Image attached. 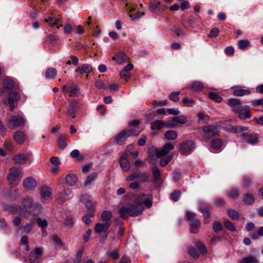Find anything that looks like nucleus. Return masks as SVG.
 <instances>
[{"label":"nucleus","mask_w":263,"mask_h":263,"mask_svg":"<svg viewBox=\"0 0 263 263\" xmlns=\"http://www.w3.org/2000/svg\"><path fill=\"white\" fill-rule=\"evenodd\" d=\"M240 263H259V261L256 257L250 255L242 258Z\"/></svg>","instance_id":"32"},{"label":"nucleus","mask_w":263,"mask_h":263,"mask_svg":"<svg viewBox=\"0 0 263 263\" xmlns=\"http://www.w3.org/2000/svg\"><path fill=\"white\" fill-rule=\"evenodd\" d=\"M52 189L47 186L41 189V199L42 202H48L52 199Z\"/></svg>","instance_id":"9"},{"label":"nucleus","mask_w":263,"mask_h":263,"mask_svg":"<svg viewBox=\"0 0 263 263\" xmlns=\"http://www.w3.org/2000/svg\"><path fill=\"white\" fill-rule=\"evenodd\" d=\"M238 45L239 48L243 49L250 46V42L247 40H241L238 42Z\"/></svg>","instance_id":"45"},{"label":"nucleus","mask_w":263,"mask_h":263,"mask_svg":"<svg viewBox=\"0 0 263 263\" xmlns=\"http://www.w3.org/2000/svg\"><path fill=\"white\" fill-rule=\"evenodd\" d=\"M110 226V222H105L104 223H97L95 228V231L97 233H101L105 232Z\"/></svg>","instance_id":"21"},{"label":"nucleus","mask_w":263,"mask_h":263,"mask_svg":"<svg viewBox=\"0 0 263 263\" xmlns=\"http://www.w3.org/2000/svg\"><path fill=\"white\" fill-rule=\"evenodd\" d=\"M64 225L68 228H71L74 225V220L73 218L70 216H67L63 221Z\"/></svg>","instance_id":"39"},{"label":"nucleus","mask_w":263,"mask_h":263,"mask_svg":"<svg viewBox=\"0 0 263 263\" xmlns=\"http://www.w3.org/2000/svg\"><path fill=\"white\" fill-rule=\"evenodd\" d=\"M62 89L63 92L69 94V96L71 97H78L80 94V90L76 84H72L69 87L65 85H63Z\"/></svg>","instance_id":"10"},{"label":"nucleus","mask_w":263,"mask_h":263,"mask_svg":"<svg viewBox=\"0 0 263 263\" xmlns=\"http://www.w3.org/2000/svg\"><path fill=\"white\" fill-rule=\"evenodd\" d=\"M240 104V101L239 99L233 98L229 100L228 105L232 107V109L234 107H238L237 105Z\"/></svg>","instance_id":"50"},{"label":"nucleus","mask_w":263,"mask_h":263,"mask_svg":"<svg viewBox=\"0 0 263 263\" xmlns=\"http://www.w3.org/2000/svg\"><path fill=\"white\" fill-rule=\"evenodd\" d=\"M140 172L139 171L134 172L132 174L127 177L126 180L128 181H131L135 179H139Z\"/></svg>","instance_id":"53"},{"label":"nucleus","mask_w":263,"mask_h":263,"mask_svg":"<svg viewBox=\"0 0 263 263\" xmlns=\"http://www.w3.org/2000/svg\"><path fill=\"white\" fill-rule=\"evenodd\" d=\"M127 134L126 130H123L122 132L119 133L116 137V142L118 145H123L125 143L126 139L129 137L127 136Z\"/></svg>","instance_id":"20"},{"label":"nucleus","mask_w":263,"mask_h":263,"mask_svg":"<svg viewBox=\"0 0 263 263\" xmlns=\"http://www.w3.org/2000/svg\"><path fill=\"white\" fill-rule=\"evenodd\" d=\"M167 124L165 125L164 123L159 120H157L153 122L151 124V128L152 129H160L164 126H166Z\"/></svg>","instance_id":"31"},{"label":"nucleus","mask_w":263,"mask_h":263,"mask_svg":"<svg viewBox=\"0 0 263 263\" xmlns=\"http://www.w3.org/2000/svg\"><path fill=\"white\" fill-rule=\"evenodd\" d=\"M112 59L115 60L118 64H122L127 61L128 58L124 53L119 52L115 57H112Z\"/></svg>","instance_id":"25"},{"label":"nucleus","mask_w":263,"mask_h":263,"mask_svg":"<svg viewBox=\"0 0 263 263\" xmlns=\"http://www.w3.org/2000/svg\"><path fill=\"white\" fill-rule=\"evenodd\" d=\"M4 87L7 89L11 90L13 88L14 83L12 80L9 78H6L3 82Z\"/></svg>","instance_id":"43"},{"label":"nucleus","mask_w":263,"mask_h":263,"mask_svg":"<svg viewBox=\"0 0 263 263\" xmlns=\"http://www.w3.org/2000/svg\"><path fill=\"white\" fill-rule=\"evenodd\" d=\"M36 221L39 226L42 228H46L48 225L47 221L45 219H42L40 218H37Z\"/></svg>","instance_id":"58"},{"label":"nucleus","mask_w":263,"mask_h":263,"mask_svg":"<svg viewBox=\"0 0 263 263\" xmlns=\"http://www.w3.org/2000/svg\"><path fill=\"white\" fill-rule=\"evenodd\" d=\"M229 121H225L226 126L224 128L228 132L233 133H238L241 132L247 131L248 127L242 126H231L228 124Z\"/></svg>","instance_id":"17"},{"label":"nucleus","mask_w":263,"mask_h":263,"mask_svg":"<svg viewBox=\"0 0 263 263\" xmlns=\"http://www.w3.org/2000/svg\"><path fill=\"white\" fill-rule=\"evenodd\" d=\"M179 94L180 91H174L171 93L169 96V98L174 102H177L179 100L178 95Z\"/></svg>","instance_id":"59"},{"label":"nucleus","mask_w":263,"mask_h":263,"mask_svg":"<svg viewBox=\"0 0 263 263\" xmlns=\"http://www.w3.org/2000/svg\"><path fill=\"white\" fill-rule=\"evenodd\" d=\"M77 108V102H76V101H72L70 102L68 108V115L72 116L73 118H74L75 116L74 115V114L76 112Z\"/></svg>","instance_id":"27"},{"label":"nucleus","mask_w":263,"mask_h":263,"mask_svg":"<svg viewBox=\"0 0 263 263\" xmlns=\"http://www.w3.org/2000/svg\"><path fill=\"white\" fill-rule=\"evenodd\" d=\"M14 140L19 144L24 143L25 140V135L21 130L15 132L13 136Z\"/></svg>","instance_id":"23"},{"label":"nucleus","mask_w":263,"mask_h":263,"mask_svg":"<svg viewBox=\"0 0 263 263\" xmlns=\"http://www.w3.org/2000/svg\"><path fill=\"white\" fill-rule=\"evenodd\" d=\"M64 179L66 183L71 186L74 185L78 181L77 176L73 174L66 175L65 176Z\"/></svg>","instance_id":"22"},{"label":"nucleus","mask_w":263,"mask_h":263,"mask_svg":"<svg viewBox=\"0 0 263 263\" xmlns=\"http://www.w3.org/2000/svg\"><path fill=\"white\" fill-rule=\"evenodd\" d=\"M120 166L123 171L126 172L130 168V163L126 157V156L123 154L120 160Z\"/></svg>","instance_id":"24"},{"label":"nucleus","mask_w":263,"mask_h":263,"mask_svg":"<svg viewBox=\"0 0 263 263\" xmlns=\"http://www.w3.org/2000/svg\"><path fill=\"white\" fill-rule=\"evenodd\" d=\"M251 182V180L249 177H245L242 180V185L245 187H248Z\"/></svg>","instance_id":"64"},{"label":"nucleus","mask_w":263,"mask_h":263,"mask_svg":"<svg viewBox=\"0 0 263 263\" xmlns=\"http://www.w3.org/2000/svg\"><path fill=\"white\" fill-rule=\"evenodd\" d=\"M233 89V95L236 96H243L249 95L251 93V90L249 89H245L241 86H234L232 87Z\"/></svg>","instance_id":"19"},{"label":"nucleus","mask_w":263,"mask_h":263,"mask_svg":"<svg viewBox=\"0 0 263 263\" xmlns=\"http://www.w3.org/2000/svg\"><path fill=\"white\" fill-rule=\"evenodd\" d=\"M20 99V95L16 92H10L8 96V104L10 107V110L13 111L15 108V102Z\"/></svg>","instance_id":"15"},{"label":"nucleus","mask_w":263,"mask_h":263,"mask_svg":"<svg viewBox=\"0 0 263 263\" xmlns=\"http://www.w3.org/2000/svg\"><path fill=\"white\" fill-rule=\"evenodd\" d=\"M160 2L159 1H156V0H153L151 2L150 5H149V10L151 11L154 12H155L157 8L158 7L159 5H160Z\"/></svg>","instance_id":"48"},{"label":"nucleus","mask_w":263,"mask_h":263,"mask_svg":"<svg viewBox=\"0 0 263 263\" xmlns=\"http://www.w3.org/2000/svg\"><path fill=\"white\" fill-rule=\"evenodd\" d=\"M233 110L238 114L239 117L241 119H249L251 117L249 106L234 107Z\"/></svg>","instance_id":"7"},{"label":"nucleus","mask_w":263,"mask_h":263,"mask_svg":"<svg viewBox=\"0 0 263 263\" xmlns=\"http://www.w3.org/2000/svg\"><path fill=\"white\" fill-rule=\"evenodd\" d=\"M164 137L168 140H175L177 138L178 135L175 130H168L165 133Z\"/></svg>","instance_id":"34"},{"label":"nucleus","mask_w":263,"mask_h":263,"mask_svg":"<svg viewBox=\"0 0 263 263\" xmlns=\"http://www.w3.org/2000/svg\"><path fill=\"white\" fill-rule=\"evenodd\" d=\"M2 205L5 211L19 213L24 216H26L27 213H30L36 209H39L41 206L40 203L34 202L33 198L30 196H26L22 199L21 207L16 205H8L3 203Z\"/></svg>","instance_id":"1"},{"label":"nucleus","mask_w":263,"mask_h":263,"mask_svg":"<svg viewBox=\"0 0 263 263\" xmlns=\"http://www.w3.org/2000/svg\"><path fill=\"white\" fill-rule=\"evenodd\" d=\"M23 177V171L19 167L13 166L9 170L7 180L10 184H16Z\"/></svg>","instance_id":"3"},{"label":"nucleus","mask_w":263,"mask_h":263,"mask_svg":"<svg viewBox=\"0 0 263 263\" xmlns=\"http://www.w3.org/2000/svg\"><path fill=\"white\" fill-rule=\"evenodd\" d=\"M255 201L254 196L250 193L244 195L243 202L247 204H252Z\"/></svg>","instance_id":"35"},{"label":"nucleus","mask_w":263,"mask_h":263,"mask_svg":"<svg viewBox=\"0 0 263 263\" xmlns=\"http://www.w3.org/2000/svg\"><path fill=\"white\" fill-rule=\"evenodd\" d=\"M195 147V143L193 141L186 140L179 144L178 150L182 155L187 156L193 152Z\"/></svg>","instance_id":"4"},{"label":"nucleus","mask_w":263,"mask_h":263,"mask_svg":"<svg viewBox=\"0 0 263 263\" xmlns=\"http://www.w3.org/2000/svg\"><path fill=\"white\" fill-rule=\"evenodd\" d=\"M161 157L162 158L159 161V164L161 166L163 167L170 162L173 158V156L168 155Z\"/></svg>","instance_id":"36"},{"label":"nucleus","mask_w":263,"mask_h":263,"mask_svg":"<svg viewBox=\"0 0 263 263\" xmlns=\"http://www.w3.org/2000/svg\"><path fill=\"white\" fill-rule=\"evenodd\" d=\"M174 146L170 143L165 144L163 147L156 150V156L157 158H160L167 156L169 152L174 149Z\"/></svg>","instance_id":"11"},{"label":"nucleus","mask_w":263,"mask_h":263,"mask_svg":"<svg viewBox=\"0 0 263 263\" xmlns=\"http://www.w3.org/2000/svg\"><path fill=\"white\" fill-rule=\"evenodd\" d=\"M149 178V176L148 174H147V173L140 172L139 179H140L141 182H147V181H148Z\"/></svg>","instance_id":"56"},{"label":"nucleus","mask_w":263,"mask_h":263,"mask_svg":"<svg viewBox=\"0 0 263 263\" xmlns=\"http://www.w3.org/2000/svg\"><path fill=\"white\" fill-rule=\"evenodd\" d=\"M229 197L232 198H236L239 195L238 190L236 189H232L230 190L228 193Z\"/></svg>","instance_id":"57"},{"label":"nucleus","mask_w":263,"mask_h":263,"mask_svg":"<svg viewBox=\"0 0 263 263\" xmlns=\"http://www.w3.org/2000/svg\"><path fill=\"white\" fill-rule=\"evenodd\" d=\"M143 210V205L138 202L134 204H129L119 209V213L122 218H126L128 216H136L140 214Z\"/></svg>","instance_id":"2"},{"label":"nucleus","mask_w":263,"mask_h":263,"mask_svg":"<svg viewBox=\"0 0 263 263\" xmlns=\"http://www.w3.org/2000/svg\"><path fill=\"white\" fill-rule=\"evenodd\" d=\"M23 185L26 190L31 191L37 186V183L34 178L29 177L23 180Z\"/></svg>","instance_id":"13"},{"label":"nucleus","mask_w":263,"mask_h":263,"mask_svg":"<svg viewBox=\"0 0 263 263\" xmlns=\"http://www.w3.org/2000/svg\"><path fill=\"white\" fill-rule=\"evenodd\" d=\"M224 227L229 230L231 231H235L236 230V228L234 224L229 221H225L224 223Z\"/></svg>","instance_id":"60"},{"label":"nucleus","mask_w":263,"mask_h":263,"mask_svg":"<svg viewBox=\"0 0 263 263\" xmlns=\"http://www.w3.org/2000/svg\"><path fill=\"white\" fill-rule=\"evenodd\" d=\"M219 33V30L217 28H213L211 29L210 34L208 35L209 37H216L218 36Z\"/></svg>","instance_id":"63"},{"label":"nucleus","mask_w":263,"mask_h":263,"mask_svg":"<svg viewBox=\"0 0 263 263\" xmlns=\"http://www.w3.org/2000/svg\"><path fill=\"white\" fill-rule=\"evenodd\" d=\"M195 245L202 254H206L207 250L205 246L201 242L198 241L196 243Z\"/></svg>","instance_id":"49"},{"label":"nucleus","mask_w":263,"mask_h":263,"mask_svg":"<svg viewBox=\"0 0 263 263\" xmlns=\"http://www.w3.org/2000/svg\"><path fill=\"white\" fill-rule=\"evenodd\" d=\"M82 70L86 73H90L92 71V67L89 64H84L82 65Z\"/></svg>","instance_id":"62"},{"label":"nucleus","mask_w":263,"mask_h":263,"mask_svg":"<svg viewBox=\"0 0 263 263\" xmlns=\"http://www.w3.org/2000/svg\"><path fill=\"white\" fill-rule=\"evenodd\" d=\"M137 202L142 205L144 204L147 208H150L152 205V197L150 195H141L138 197Z\"/></svg>","instance_id":"14"},{"label":"nucleus","mask_w":263,"mask_h":263,"mask_svg":"<svg viewBox=\"0 0 263 263\" xmlns=\"http://www.w3.org/2000/svg\"><path fill=\"white\" fill-rule=\"evenodd\" d=\"M203 85L202 82L199 81H195L192 83L191 89L193 91L198 92L202 90Z\"/></svg>","instance_id":"28"},{"label":"nucleus","mask_w":263,"mask_h":263,"mask_svg":"<svg viewBox=\"0 0 263 263\" xmlns=\"http://www.w3.org/2000/svg\"><path fill=\"white\" fill-rule=\"evenodd\" d=\"M98 176V174L96 173H93L89 175L86 178L85 182L84 185L86 186L90 185L92 184L95 180L97 178Z\"/></svg>","instance_id":"38"},{"label":"nucleus","mask_w":263,"mask_h":263,"mask_svg":"<svg viewBox=\"0 0 263 263\" xmlns=\"http://www.w3.org/2000/svg\"><path fill=\"white\" fill-rule=\"evenodd\" d=\"M94 216V213L92 211L90 212V213L88 214V215H85L83 217L82 220L84 221L85 223L86 224H89L91 222V220L90 219V217H92Z\"/></svg>","instance_id":"52"},{"label":"nucleus","mask_w":263,"mask_h":263,"mask_svg":"<svg viewBox=\"0 0 263 263\" xmlns=\"http://www.w3.org/2000/svg\"><path fill=\"white\" fill-rule=\"evenodd\" d=\"M83 254V251L79 250L75 257V258L73 260V263H81L82 261V257Z\"/></svg>","instance_id":"55"},{"label":"nucleus","mask_w":263,"mask_h":263,"mask_svg":"<svg viewBox=\"0 0 263 263\" xmlns=\"http://www.w3.org/2000/svg\"><path fill=\"white\" fill-rule=\"evenodd\" d=\"M222 145V141L219 139H215L211 141V146L216 152L220 149Z\"/></svg>","instance_id":"30"},{"label":"nucleus","mask_w":263,"mask_h":263,"mask_svg":"<svg viewBox=\"0 0 263 263\" xmlns=\"http://www.w3.org/2000/svg\"><path fill=\"white\" fill-rule=\"evenodd\" d=\"M119 251L118 248H115L112 251H108L106 252V255L108 257H110L113 259L116 260L119 257Z\"/></svg>","instance_id":"37"},{"label":"nucleus","mask_w":263,"mask_h":263,"mask_svg":"<svg viewBox=\"0 0 263 263\" xmlns=\"http://www.w3.org/2000/svg\"><path fill=\"white\" fill-rule=\"evenodd\" d=\"M200 211L202 213L203 215L204 218L205 219L204 223H208L209 220H206L209 219L210 217V213L206 209L203 208H200Z\"/></svg>","instance_id":"51"},{"label":"nucleus","mask_w":263,"mask_h":263,"mask_svg":"<svg viewBox=\"0 0 263 263\" xmlns=\"http://www.w3.org/2000/svg\"><path fill=\"white\" fill-rule=\"evenodd\" d=\"M112 216V214L110 212L105 211H104L101 215V218L102 221L105 222H110V219Z\"/></svg>","instance_id":"40"},{"label":"nucleus","mask_w":263,"mask_h":263,"mask_svg":"<svg viewBox=\"0 0 263 263\" xmlns=\"http://www.w3.org/2000/svg\"><path fill=\"white\" fill-rule=\"evenodd\" d=\"M241 137L246 142L251 144H257L258 142V136L255 134L245 133Z\"/></svg>","instance_id":"18"},{"label":"nucleus","mask_w":263,"mask_h":263,"mask_svg":"<svg viewBox=\"0 0 263 263\" xmlns=\"http://www.w3.org/2000/svg\"><path fill=\"white\" fill-rule=\"evenodd\" d=\"M67 135L65 134H61L59 136L57 142L59 147L62 149H64L67 146Z\"/></svg>","instance_id":"26"},{"label":"nucleus","mask_w":263,"mask_h":263,"mask_svg":"<svg viewBox=\"0 0 263 263\" xmlns=\"http://www.w3.org/2000/svg\"><path fill=\"white\" fill-rule=\"evenodd\" d=\"M219 126L209 125L203 128L204 136L206 138H210L212 137L216 136L219 132Z\"/></svg>","instance_id":"8"},{"label":"nucleus","mask_w":263,"mask_h":263,"mask_svg":"<svg viewBox=\"0 0 263 263\" xmlns=\"http://www.w3.org/2000/svg\"><path fill=\"white\" fill-rule=\"evenodd\" d=\"M12 159L16 164L25 163L27 160L26 157L22 154L16 155L13 157Z\"/></svg>","instance_id":"29"},{"label":"nucleus","mask_w":263,"mask_h":263,"mask_svg":"<svg viewBox=\"0 0 263 263\" xmlns=\"http://www.w3.org/2000/svg\"><path fill=\"white\" fill-rule=\"evenodd\" d=\"M229 217L233 220H237L239 218V213L235 210L229 209L228 210Z\"/></svg>","instance_id":"44"},{"label":"nucleus","mask_w":263,"mask_h":263,"mask_svg":"<svg viewBox=\"0 0 263 263\" xmlns=\"http://www.w3.org/2000/svg\"><path fill=\"white\" fill-rule=\"evenodd\" d=\"M187 252L190 255L194 258L199 257V255L197 250L194 247H189L187 248Z\"/></svg>","instance_id":"47"},{"label":"nucleus","mask_w":263,"mask_h":263,"mask_svg":"<svg viewBox=\"0 0 263 263\" xmlns=\"http://www.w3.org/2000/svg\"><path fill=\"white\" fill-rule=\"evenodd\" d=\"M126 132L127 134V136H137L140 134L141 130H140L138 127H133L129 130H126Z\"/></svg>","instance_id":"41"},{"label":"nucleus","mask_w":263,"mask_h":263,"mask_svg":"<svg viewBox=\"0 0 263 263\" xmlns=\"http://www.w3.org/2000/svg\"><path fill=\"white\" fill-rule=\"evenodd\" d=\"M209 97L210 99L216 101L217 103L221 102L222 100V98L218 96L217 93L211 92L209 93Z\"/></svg>","instance_id":"46"},{"label":"nucleus","mask_w":263,"mask_h":263,"mask_svg":"<svg viewBox=\"0 0 263 263\" xmlns=\"http://www.w3.org/2000/svg\"><path fill=\"white\" fill-rule=\"evenodd\" d=\"M25 120L23 117L20 115H14L10 117L8 125L9 128L14 129L20 126H24Z\"/></svg>","instance_id":"6"},{"label":"nucleus","mask_w":263,"mask_h":263,"mask_svg":"<svg viewBox=\"0 0 263 263\" xmlns=\"http://www.w3.org/2000/svg\"><path fill=\"white\" fill-rule=\"evenodd\" d=\"M181 195V192L179 191L175 190L171 194V199L175 201H177Z\"/></svg>","instance_id":"54"},{"label":"nucleus","mask_w":263,"mask_h":263,"mask_svg":"<svg viewBox=\"0 0 263 263\" xmlns=\"http://www.w3.org/2000/svg\"><path fill=\"white\" fill-rule=\"evenodd\" d=\"M251 105L254 107L261 105L263 107V99L255 100L251 101Z\"/></svg>","instance_id":"61"},{"label":"nucleus","mask_w":263,"mask_h":263,"mask_svg":"<svg viewBox=\"0 0 263 263\" xmlns=\"http://www.w3.org/2000/svg\"><path fill=\"white\" fill-rule=\"evenodd\" d=\"M57 70L52 67L48 68L45 72V76L47 79H52L57 76Z\"/></svg>","instance_id":"33"},{"label":"nucleus","mask_w":263,"mask_h":263,"mask_svg":"<svg viewBox=\"0 0 263 263\" xmlns=\"http://www.w3.org/2000/svg\"><path fill=\"white\" fill-rule=\"evenodd\" d=\"M196 216L195 213L189 211L186 212V217L187 220L190 222V231L192 233H197V230L201 225L200 221L195 218Z\"/></svg>","instance_id":"5"},{"label":"nucleus","mask_w":263,"mask_h":263,"mask_svg":"<svg viewBox=\"0 0 263 263\" xmlns=\"http://www.w3.org/2000/svg\"><path fill=\"white\" fill-rule=\"evenodd\" d=\"M42 254L43 248H35L30 254L29 260L30 263H38L39 259L42 256Z\"/></svg>","instance_id":"12"},{"label":"nucleus","mask_w":263,"mask_h":263,"mask_svg":"<svg viewBox=\"0 0 263 263\" xmlns=\"http://www.w3.org/2000/svg\"><path fill=\"white\" fill-rule=\"evenodd\" d=\"M187 121V117L184 116H180L173 118L172 121H168L167 123L166 126L171 128H175L177 125L175 124V122L178 123L184 124H185Z\"/></svg>","instance_id":"16"},{"label":"nucleus","mask_w":263,"mask_h":263,"mask_svg":"<svg viewBox=\"0 0 263 263\" xmlns=\"http://www.w3.org/2000/svg\"><path fill=\"white\" fill-rule=\"evenodd\" d=\"M152 172L154 177V181L155 182L158 181L161 175L160 171L156 167H153L152 168Z\"/></svg>","instance_id":"42"}]
</instances>
